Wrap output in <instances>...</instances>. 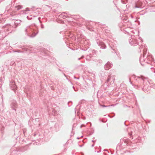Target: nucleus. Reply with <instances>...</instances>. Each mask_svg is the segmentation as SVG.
I'll return each mask as SVG.
<instances>
[{
    "mask_svg": "<svg viewBox=\"0 0 155 155\" xmlns=\"http://www.w3.org/2000/svg\"><path fill=\"white\" fill-rule=\"evenodd\" d=\"M129 81L130 83L131 84H132V82L131 81V80H130V78H129Z\"/></svg>",
    "mask_w": 155,
    "mask_h": 155,
    "instance_id": "obj_42",
    "label": "nucleus"
},
{
    "mask_svg": "<svg viewBox=\"0 0 155 155\" xmlns=\"http://www.w3.org/2000/svg\"><path fill=\"white\" fill-rule=\"evenodd\" d=\"M70 102H71V103H72V102L71 101H69V102L68 103V106H69V107H70V106H71V105H69V103H70Z\"/></svg>",
    "mask_w": 155,
    "mask_h": 155,
    "instance_id": "obj_39",
    "label": "nucleus"
},
{
    "mask_svg": "<svg viewBox=\"0 0 155 155\" xmlns=\"http://www.w3.org/2000/svg\"><path fill=\"white\" fill-rule=\"evenodd\" d=\"M128 134L129 136H130V138H131L132 139H133V134H134L133 132L132 131H131ZM134 135H135L134 134Z\"/></svg>",
    "mask_w": 155,
    "mask_h": 155,
    "instance_id": "obj_23",
    "label": "nucleus"
},
{
    "mask_svg": "<svg viewBox=\"0 0 155 155\" xmlns=\"http://www.w3.org/2000/svg\"><path fill=\"white\" fill-rule=\"evenodd\" d=\"M100 152V151H97V153H99V152Z\"/></svg>",
    "mask_w": 155,
    "mask_h": 155,
    "instance_id": "obj_63",
    "label": "nucleus"
},
{
    "mask_svg": "<svg viewBox=\"0 0 155 155\" xmlns=\"http://www.w3.org/2000/svg\"><path fill=\"white\" fill-rule=\"evenodd\" d=\"M143 41L142 39L141 40V43Z\"/></svg>",
    "mask_w": 155,
    "mask_h": 155,
    "instance_id": "obj_58",
    "label": "nucleus"
},
{
    "mask_svg": "<svg viewBox=\"0 0 155 155\" xmlns=\"http://www.w3.org/2000/svg\"><path fill=\"white\" fill-rule=\"evenodd\" d=\"M87 28H88L89 30H90V31H92V30H93L91 28H89V27H87Z\"/></svg>",
    "mask_w": 155,
    "mask_h": 155,
    "instance_id": "obj_40",
    "label": "nucleus"
},
{
    "mask_svg": "<svg viewBox=\"0 0 155 155\" xmlns=\"http://www.w3.org/2000/svg\"><path fill=\"white\" fill-rule=\"evenodd\" d=\"M2 36L3 38H5L8 34V32H7L5 29L4 30H2Z\"/></svg>",
    "mask_w": 155,
    "mask_h": 155,
    "instance_id": "obj_15",
    "label": "nucleus"
},
{
    "mask_svg": "<svg viewBox=\"0 0 155 155\" xmlns=\"http://www.w3.org/2000/svg\"><path fill=\"white\" fill-rule=\"evenodd\" d=\"M135 78H136V80L138 81H141V82H143L145 81L146 79H147V78H146L143 76H141L140 77L138 76H136Z\"/></svg>",
    "mask_w": 155,
    "mask_h": 155,
    "instance_id": "obj_11",
    "label": "nucleus"
},
{
    "mask_svg": "<svg viewBox=\"0 0 155 155\" xmlns=\"http://www.w3.org/2000/svg\"><path fill=\"white\" fill-rule=\"evenodd\" d=\"M147 54V50L146 49L143 50V56H141L140 58V61L141 64L143 65L144 64L142 63L143 62L148 64H150L152 61L153 60V58L150 53H148L147 55L146 56Z\"/></svg>",
    "mask_w": 155,
    "mask_h": 155,
    "instance_id": "obj_1",
    "label": "nucleus"
},
{
    "mask_svg": "<svg viewBox=\"0 0 155 155\" xmlns=\"http://www.w3.org/2000/svg\"><path fill=\"white\" fill-rule=\"evenodd\" d=\"M21 22V21L20 20H17L14 22V24L16 27L20 25Z\"/></svg>",
    "mask_w": 155,
    "mask_h": 155,
    "instance_id": "obj_16",
    "label": "nucleus"
},
{
    "mask_svg": "<svg viewBox=\"0 0 155 155\" xmlns=\"http://www.w3.org/2000/svg\"><path fill=\"white\" fill-rule=\"evenodd\" d=\"M2 30L0 31V39H3L2 33Z\"/></svg>",
    "mask_w": 155,
    "mask_h": 155,
    "instance_id": "obj_29",
    "label": "nucleus"
},
{
    "mask_svg": "<svg viewBox=\"0 0 155 155\" xmlns=\"http://www.w3.org/2000/svg\"><path fill=\"white\" fill-rule=\"evenodd\" d=\"M84 124H82L81 126V128L82 127H83L84 126Z\"/></svg>",
    "mask_w": 155,
    "mask_h": 155,
    "instance_id": "obj_41",
    "label": "nucleus"
},
{
    "mask_svg": "<svg viewBox=\"0 0 155 155\" xmlns=\"http://www.w3.org/2000/svg\"><path fill=\"white\" fill-rule=\"evenodd\" d=\"M124 124H125L126 126H127V125H125V122H124Z\"/></svg>",
    "mask_w": 155,
    "mask_h": 155,
    "instance_id": "obj_60",
    "label": "nucleus"
},
{
    "mask_svg": "<svg viewBox=\"0 0 155 155\" xmlns=\"http://www.w3.org/2000/svg\"><path fill=\"white\" fill-rule=\"evenodd\" d=\"M22 7L20 5H18L15 6V9L17 10H18L22 8Z\"/></svg>",
    "mask_w": 155,
    "mask_h": 155,
    "instance_id": "obj_21",
    "label": "nucleus"
},
{
    "mask_svg": "<svg viewBox=\"0 0 155 155\" xmlns=\"http://www.w3.org/2000/svg\"><path fill=\"white\" fill-rule=\"evenodd\" d=\"M121 2L122 3H123V4H125L126 3V2L125 1H124L123 0H121Z\"/></svg>",
    "mask_w": 155,
    "mask_h": 155,
    "instance_id": "obj_38",
    "label": "nucleus"
},
{
    "mask_svg": "<svg viewBox=\"0 0 155 155\" xmlns=\"http://www.w3.org/2000/svg\"><path fill=\"white\" fill-rule=\"evenodd\" d=\"M56 108H58H58H58V107H57Z\"/></svg>",
    "mask_w": 155,
    "mask_h": 155,
    "instance_id": "obj_61",
    "label": "nucleus"
},
{
    "mask_svg": "<svg viewBox=\"0 0 155 155\" xmlns=\"http://www.w3.org/2000/svg\"><path fill=\"white\" fill-rule=\"evenodd\" d=\"M47 0H43V1H44V2H45V1H47Z\"/></svg>",
    "mask_w": 155,
    "mask_h": 155,
    "instance_id": "obj_49",
    "label": "nucleus"
},
{
    "mask_svg": "<svg viewBox=\"0 0 155 155\" xmlns=\"http://www.w3.org/2000/svg\"><path fill=\"white\" fill-rule=\"evenodd\" d=\"M63 74L64 75V76L65 77H66V75L65 74H64V73H63Z\"/></svg>",
    "mask_w": 155,
    "mask_h": 155,
    "instance_id": "obj_51",
    "label": "nucleus"
},
{
    "mask_svg": "<svg viewBox=\"0 0 155 155\" xmlns=\"http://www.w3.org/2000/svg\"><path fill=\"white\" fill-rule=\"evenodd\" d=\"M82 41L84 42L83 44L82 45L83 47L81 48V49L83 51H86L89 48L91 45V44L88 39H83Z\"/></svg>",
    "mask_w": 155,
    "mask_h": 155,
    "instance_id": "obj_4",
    "label": "nucleus"
},
{
    "mask_svg": "<svg viewBox=\"0 0 155 155\" xmlns=\"http://www.w3.org/2000/svg\"><path fill=\"white\" fill-rule=\"evenodd\" d=\"M135 8H140L141 7V4L140 2H138L137 3H135L134 6Z\"/></svg>",
    "mask_w": 155,
    "mask_h": 155,
    "instance_id": "obj_17",
    "label": "nucleus"
},
{
    "mask_svg": "<svg viewBox=\"0 0 155 155\" xmlns=\"http://www.w3.org/2000/svg\"><path fill=\"white\" fill-rule=\"evenodd\" d=\"M111 114H113L114 115H113V116H110V117H113L115 116V114L114 113H113Z\"/></svg>",
    "mask_w": 155,
    "mask_h": 155,
    "instance_id": "obj_36",
    "label": "nucleus"
},
{
    "mask_svg": "<svg viewBox=\"0 0 155 155\" xmlns=\"http://www.w3.org/2000/svg\"><path fill=\"white\" fill-rule=\"evenodd\" d=\"M63 124V120H61L58 121V122L56 124V126H58L59 127H61Z\"/></svg>",
    "mask_w": 155,
    "mask_h": 155,
    "instance_id": "obj_14",
    "label": "nucleus"
},
{
    "mask_svg": "<svg viewBox=\"0 0 155 155\" xmlns=\"http://www.w3.org/2000/svg\"><path fill=\"white\" fill-rule=\"evenodd\" d=\"M27 18L28 20H30L32 19V18L31 16H27Z\"/></svg>",
    "mask_w": 155,
    "mask_h": 155,
    "instance_id": "obj_31",
    "label": "nucleus"
},
{
    "mask_svg": "<svg viewBox=\"0 0 155 155\" xmlns=\"http://www.w3.org/2000/svg\"><path fill=\"white\" fill-rule=\"evenodd\" d=\"M145 81V82L146 81H147L148 82V83H149V82L148 81V78L147 79H146ZM144 82H145V81Z\"/></svg>",
    "mask_w": 155,
    "mask_h": 155,
    "instance_id": "obj_46",
    "label": "nucleus"
},
{
    "mask_svg": "<svg viewBox=\"0 0 155 155\" xmlns=\"http://www.w3.org/2000/svg\"><path fill=\"white\" fill-rule=\"evenodd\" d=\"M25 31L27 36L30 37L34 38L38 34L39 31L36 28H33L31 26H28L25 29Z\"/></svg>",
    "mask_w": 155,
    "mask_h": 155,
    "instance_id": "obj_2",
    "label": "nucleus"
},
{
    "mask_svg": "<svg viewBox=\"0 0 155 155\" xmlns=\"http://www.w3.org/2000/svg\"><path fill=\"white\" fill-rule=\"evenodd\" d=\"M13 109L14 110H15V111H16V110L15 109V108H14V107L13 108Z\"/></svg>",
    "mask_w": 155,
    "mask_h": 155,
    "instance_id": "obj_52",
    "label": "nucleus"
},
{
    "mask_svg": "<svg viewBox=\"0 0 155 155\" xmlns=\"http://www.w3.org/2000/svg\"><path fill=\"white\" fill-rule=\"evenodd\" d=\"M83 146V145H79V146L80 147H82Z\"/></svg>",
    "mask_w": 155,
    "mask_h": 155,
    "instance_id": "obj_47",
    "label": "nucleus"
},
{
    "mask_svg": "<svg viewBox=\"0 0 155 155\" xmlns=\"http://www.w3.org/2000/svg\"><path fill=\"white\" fill-rule=\"evenodd\" d=\"M27 146H25L24 147H23L22 148L23 149V150H22V151L24 152V151L26 150H27Z\"/></svg>",
    "mask_w": 155,
    "mask_h": 155,
    "instance_id": "obj_27",
    "label": "nucleus"
},
{
    "mask_svg": "<svg viewBox=\"0 0 155 155\" xmlns=\"http://www.w3.org/2000/svg\"><path fill=\"white\" fill-rule=\"evenodd\" d=\"M129 41L130 45L131 46H134L138 44L137 41L134 35H131L129 38Z\"/></svg>",
    "mask_w": 155,
    "mask_h": 155,
    "instance_id": "obj_5",
    "label": "nucleus"
},
{
    "mask_svg": "<svg viewBox=\"0 0 155 155\" xmlns=\"http://www.w3.org/2000/svg\"><path fill=\"white\" fill-rule=\"evenodd\" d=\"M131 18H133V17L132 15H131Z\"/></svg>",
    "mask_w": 155,
    "mask_h": 155,
    "instance_id": "obj_54",
    "label": "nucleus"
},
{
    "mask_svg": "<svg viewBox=\"0 0 155 155\" xmlns=\"http://www.w3.org/2000/svg\"><path fill=\"white\" fill-rule=\"evenodd\" d=\"M72 87L74 89L75 91H76L75 90L74 87V86H73Z\"/></svg>",
    "mask_w": 155,
    "mask_h": 155,
    "instance_id": "obj_45",
    "label": "nucleus"
},
{
    "mask_svg": "<svg viewBox=\"0 0 155 155\" xmlns=\"http://www.w3.org/2000/svg\"><path fill=\"white\" fill-rule=\"evenodd\" d=\"M114 80L115 78L114 76H111L110 75H109L105 83H108L109 82V84H112L114 82ZM109 84L107 85V86L109 87Z\"/></svg>",
    "mask_w": 155,
    "mask_h": 155,
    "instance_id": "obj_8",
    "label": "nucleus"
},
{
    "mask_svg": "<svg viewBox=\"0 0 155 155\" xmlns=\"http://www.w3.org/2000/svg\"><path fill=\"white\" fill-rule=\"evenodd\" d=\"M151 69L152 70L153 72L154 73L155 72V71H154V69L153 68H151Z\"/></svg>",
    "mask_w": 155,
    "mask_h": 155,
    "instance_id": "obj_35",
    "label": "nucleus"
},
{
    "mask_svg": "<svg viewBox=\"0 0 155 155\" xmlns=\"http://www.w3.org/2000/svg\"><path fill=\"white\" fill-rule=\"evenodd\" d=\"M17 105V103L16 101H13L12 103V107H16Z\"/></svg>",
    "mask_w": 155,
    "mask_h": 155,
    "instance_id": "obj_24",
    "label": "nucleus"
},
{
    "mask_svg": "<svg viewBox=\"0 0 155 155\" xmlns=\"http://www.w3.org/2000/svg\"><path fill=\"white\" fill-rule=\"evenodd\" d=\"M94 146V144H93L91 145V147H93Z\"/></svg>",
    "mask_w": 155,
    "mask_h": 155,
    "instance_id": "obj_48",
    "label": "nucleus"
},
{
    "mask_svg": "<svg viewBox=\"0 0 155 155\" xmlns=\"http://www.w3.org/2000/svg\"><path fill=\"white\" fill-rule=\"evenodd\" d=\"M10 44L9 43H7L3 45V46L5 49H9L10 47Z\"/></svg>",
    "mask_w": 155,
    "mask_h": 155,
    "instance_id": "obj_18",
    "label": "nucleus"
},
{
    "mask_svg": "<svg viewBox=\"0 0 155 155\" xmlns=\"http://www.w3.org/2000/svg\"><path fill=\"white\" fill-rule=\"evenodd\" d=\"M99 91H98L97 92V94L99 93Z\"/></svg>",
    "mask_w": 155,
    "mask_h": 155,
    "instance_id": "obj_62",
    "label": "nucleus"
},
{
    "mask_svg": "<svg viewBox=\"0 0 155 155\" xmlns=\"http://www.w3.org/2000/svg\"><path fill=\"white\" fill-rule=\"evenodd\" d=\"M99 61V63H101L102 62V60H98V61L97 60L96 61H96Z\"/></svg>",
    "mask_w": 155,
    "mask_h": 155,
    "instance_id": "obj_37",
    "label": "nucleus"
},
{
    "mask_svg": "<svg viewBox=\"0 0 155 155\" xmlns=\"http://www.w3.org/2000/svg\"><path fill=\"white\" fill-rule=\"evenodd\" d=\"M36 135V134H35L34 135V136H35V135Z\"/></svg>",
    "mask_w": 155,
    "mask_h": 155,
    "instance_id": "obj_55",
    "label": "nucleus"
},
{
    "mask_svg": "<svg viewBox=\"0 0 155 155\" xmlns=\"http://www.w3.org/2000/svg\"><path fill=\"white\" fill-rule=\"evenodd\" d=\"M74 78H76L77 79H79V78H76L75 76H74Z\"/></svg>",
    "mask_w": 155,
    "mask_h": 155,
    "instance_id": "obj_43",
    "label": "nucleus"
},
{
    "mask_svg": "<svg viewBox=\"0 0 155 155\" xmlns=\"http://www.w3.org/2000/svg\"><path fill=\"white\" fill-rule=\"evenodd\" d=\"M78 106H79L78 105H77L76 107L75 108V112H77L78 114V113L79 112V110H78V109H77V108Z\"/></svg>",
    "mask_w": 155,
    "mask_h": 155,
    "instance_id": "obj_28",
    "label": "nucleus"
},
{
    "mask_svg": "<svg viewBox=\"0 0 155 155\" xmlns=\"http://www.w3.org/2000/svg\"><path fill=\"white\" fill-rule=\"evenodd\" d=\"M52 114L53 116H55V115L58 114V112L55 110V109H52Z\"/></svg>",
    "mask_w": 155,
    "mask_h": 155,
    "instance_id": "obj_19",
    "label": "nucleus"
},
{
    "mask_svg": "<svg viewBox=\"0 0 155 155\" xmlns=\"http://www.w3.org/2000/svg\"><path fill=\"white\" fill-rule=\"evenodd\" d=\"M40 18L39 17L38 18V19L39 20V19Z\"/></svg>",
    "mask_w": 155,
    "mask_h": 155,
    "instance_id": "obj_59",
    "label": "nucleus"
},
{
    "mask_svg": "<svg viewBox=\"0 0 155 155\" xmlns=\"http://www.w3.org/2000/svg\"><path fill=\"white\" fill-rule=\"evenodd\" d=\"M100 105L101 106L103 107H107L110 106H106L105 105Z\"/></svg>",
    "mask_w": 155,
    "mask_h": 155,
    "instance_id": "obj_32",
    "label": "nucleus"
},
{
    "mask_svg": "<svg viewBox=\"0 0 155 155\" xmlns=\"http://www.w3.org/2000/svg\"><path fill=\"white\" fill-rule=\"evenodd\" d=\"M68 13V12H64L60 15L59 17L60 18H63V19H65L66 18L68 17L69 16L67 15Z\"/></svg>",
    "mask_w": 155,
    "mask_h": 155,
    "instance_id": "obj_12",
    "label": "nucleus"
},
{
    "mask_svg": "<svg viewBox=\"0 0 155 155\" xmlns=\"http://www.w3.org/2000/svg\"><path fill=\"white\" fill-rule=\"evenodd\" d=\"M89 53L87 54L86 56V60L88 61H90L91 60L96 61L97 59H94L92 58L95 56L97 54V51L95 50H89L88 51Z\"/></svg>",
    "mask_w": 155,
    "mask_h": 155,
    "instance_id": "obj_3",
    "label": "nucleus"
},
{
    "mask_svg": "<svg viewBox=\"0 0 155 155\" xmlns=\"http://www.w3.org/2000/svg\"><path fill=\"white\" fill-rule=\"evenodd\" d=\"M12 51L14 52H18V53H20L22 52V51H21L19 50H13Z\"/></svg>",
    "mask_w": 155,
    "mask_h": 155,
    "instance_id": "obj_26",
    "label": "nucleus"
},
{
    "mask_svg": "<svg viewBox=\"0 0 155 155\" xmlns=\"http://www.w3.org/2000/svg\"><path fill=\"white\" fill-rule=\"evenodd\" d=\"M84 58V55H82V56H81V58H79L78 59V60H80V59H82V58Z\"/></svg>",
    "mask_w": 155,
    "mask_h": 155,
    "instance_id": "obj_33",
    "label": "nucleus"
},
{
    "mask_svg": "<svg viewBox=\"0 0 155 155\" xmlns=\"http://www.w3.org/2000/svg\"><path fill=\"white\" fill-rule=\"evenodd\" d=\"M15 28L9 24H7L5 27V29L7 32H8V34L11 33L13 31H15Z\"/></svg>",
    "mask_w": 155,
    "mask_h": 155,
    "instance_id": "obj_7",
    "label": "nucleus"
},
{
    "mask_svg": "<svg viewBox=\"0 0 155 155\" xmlns=\"http://www.w3.org/2000/svg\"><path fill=\"white\" fill-rule=\"evenodd\" d=\"M39 21H40V22H41V21L40 20H39Z\"/></svg>",
    "mask_w": 155,
    "mask_h": 155,
    "instance_id": "obj_64",
    "label": "nucleus"
},
{
    "mask_svg": "<svg viewBox=\"0 0 155 155\" xmlns=\"http://www.w3.org/2000/svg\"><path fill=\"white\" fill-rule=\"evenodd\" d=\"M112 50H113L114 51V52H115V53L117 54V53H116V52L115 51V49H112Z\"/></svg>",
    "mask_w": 155,
    "mask_h": 155,
    "instance_id": "obj_44",
    "label": "nucleus"
},
{
    "mask_svg": "<svg viewBox=\"0 0 155 155\" xmlns=\"http://www.w3.org/2000/svg\"><path fill=\"white\" fill-rule=\"evenodd\" d=\"M79 138H80L79 137H77V139H79Z\"/></svg>",
    "mask_w": 155,
    "mask_h": 155,
    "instance_id": "obj_56",
    "label": "nucleus"
},
{
    "mask_svg": "<svg viewBox=\"0 0 155 155\" xmlns=\"http://www.w3.org/2000/svg\"><path fill=\"white\" fill-rule=\"evenodd\" d=\"M10 88L13 90H15L17 89V87L16 85L15 82L13 80L11 81L9 84Z\"/></svg>",
    "mask_w": 155,
    "mask_h": 155,
    "instance_id": "obj_9",
    "label": "nucleus"
},
{
    "mask_svg": "<svg viewBox=\"0 0 155 155\" xmlns=\"http://www.w3.org/2000/svg\"><path fill=\"white\" fill-rule=\"evenodd\" d=\"M146 86H144L142 88V90H143L146 93L148 92V91H146Z\"/></svg>",
    "mask_w": 155,
    "mask_h": 155,
    "instance_id": "obj_30",
    "label": "nucleus"
},
{
    "mask_svg": "<svg viewBox=\"0 0 155 155\" xmlns=\"http://www.w3.org/2000/svg\"><path fill=\"white\" fill-rule=\"evenodd\" d=\"M22 49L26 51H27L28 50H29L31 51V53H35L36 52V51H33V49L31 47H28V48H22Z\"/></svg>",
    "mask_w": 155,
    "mask_h": 155,
    "instance_id": "obj_13",
    "label": "nucleus"
},
{
    "mask_svg": "<svg viewBox=\"0 0 155 155\" xmlns=\"http://www.w3.org/2000/svg\"><path fill=\"white\" fill-rule=\"evenodd\" d=\"M100 38H101L99 36L98 37H97L95 38L96 42L98 45L101 48L105 49L106 48V46L103 42L100 40Z\"/></svg>",
    "mask_w": 155,
    "mask_h": 155,
    "instance_id": "obj_6",
    "label": "nucleus"
},
{
    "mask_svg": "<svg viewBox=\"0 0 155 155\" xmlns=\"http://www.w3.org/2000/svg\"><path fill=\"white\" fill-rule=\"evenodd\" d=\"M58 70H59V71H61V70L60 69H58Z\"/></svg>",
    "mask_w": 155,
    "mask_h": 155,
    "instance_id": "obj_50",
    "label": "nucleus"
},
{
    "mask_svg": "<svg viewBox=\"0 0 155 155\" xmlns=\"http://www.w3.org/2000/svg\"><path fill=\"white\" fill-rule=\"evenodd\" d=\"M112 66V64L109 61H108L104 65V68L105 70H108L111 68Z\"/></svg>",
    "mask_w": 155,
    "mask_h": 155,
    "instance_id": "obj_10",
    "label": "nucleus"
},
{
    "mask_svg": "<svg viewBox=\"0 0 155 155\" xmlns=\"http://www.w3.org/2000/svg\"><path fill=\"white\" fill-rule=\"evenodd\" d=\"M104 151H107L108 152V151L107 150H104Z\"/></svg>",
    "mask_w": 155,
    "mask_h": 155,
    "instance_id": "obj_53",
    "label": "nucleus"
},
{
    "mask_svg": "<svg viewBox=\"0 0 155 155\" xmlns=\"http://www.w3.org/2000/svg\"><path fill=\"white\" fill-rule=\"evenodd\" d=\"M31 10H30V8H26V9H25V10L23 11V13L24 14H25L26 12L28 11H30Z\"/></svg>",
    "mask_w": 155,
    "mask_h": 155,
    "instance_id": "obj_22",
    "label": "nucleus"
},
{
    "mask_svg": "<svg viewBox=\"0 0 155 155\" xmlns=\"http://www.w3.org/2000/svg\"><path fill=\"white\" fill-rule=\"evenodd\" d=\"M41 28L42 29H43L44 28V25L42 24H41Z\"/></svg>",
    "mask_w": 155,
    "mask_h": 155,
    "instance_id": "obj_34",
    "label": "nucleus"
},
{
    "mask_svg": "<svg viewBox=\"0 0 155 155\" xmlns=\"http://www.w3.org/2000/svg\"><path fill=\"white\" fill-rule=\"evenodd\" d=\"M92 142H95V141L92 140Z\"/></svg>",
    "mask_w": 155,
    "mask_h": 155,
    "instance_id": "obj_57",
    "label": "nucleus"
},
{
    "mask_svg": "<svg viewBox=\"0 0 155 155\" xmlns=\"http://www.w3.org/2000/svg\"><path fill=\"white\" fill-rule=\"evenodd\" d=\"M10 155H18V151L15 150H13L11 153Z\"/></svg>",
    "mask_w": 155,
    "mask_h": 155,
    "instance_id": "obj_20",
    "label": "nucleus"
},
{
    "mask_svg": "<svg viewBox=\"0 0 155 155\" xmlns=\"http://www.w3.org/2000/svg\"><path fill=\"white\" fill-rule=\"evenodd\" d=\"M27 129L26 128H24L23 129V134H24V135L25 136H26V131H27Z\"/></svg>",
    "mask_w": 155,
    "mask_h": 155,
    "instance_id": "obj_25",
    "label": "nucleus"
}]
</instances>
